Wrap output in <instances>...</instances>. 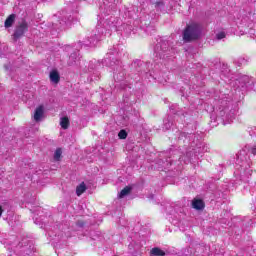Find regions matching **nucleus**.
Instances as JSON below:
<instances>
[{"instance_id": "nucleus-1", "label": "nucleus", "mask_w": 256, "mask_h": 256, "mask_svg": "<svg viewBox=\"0 0 256 256\" xmlns=\"http://www.w3.org/2000/svg\"><path fill=\"white\" fill-rule=\"evenodd\" d=\"M218 102L221 104L219 111H217L216 115L212 114L210 117L212 127H217L219 124L229 125L233 123L235 110L229 111V108H227V95L222 94V96H219Z\"/></svg>"}, {"instance_id": "nucleus-2", "label": "nucleus", "mask_w": 256, "mask_h": 256, "mask_svg": "<svg viewBox=\"0 0 256 256\" xmlns=\"http://www.w3.org/2000/svg\"><path fill=\"white\" fill-rule=\"evenodd\" d=\"M185 137V143H189L192 148V153L195 158L199 157L200 153H207L209 151V147L205 146V144L201 143V136H197V134H180V139Z\"/></svg>"}, {"instance_id": "nucleus-3", "label": "nucleus", "mask_w": 256, "mask_h": 256, "mask_svg": "<svg viewBox=\"0 0 256 256\" xmlns=\"http://www.w3.org/2000/svg\"><path fill=\"white\" fill-rule=\"evenodd\" d=\"M201 25L198 23L192 22L187 24L183 30L182 37L185 43H192V41H199L201 39L202 33Z\"/></svg>"}, {"instance_id": "nucleus-4", "label": "nucleus", "mask_w": 256, "mask_h": 256, "mask_svg": "<svg viewBox=\"0 0 256 256\" xmlns=\"http://www.w3.org/2000/svg\"><path fill=\"white\" fill-rule=\"evenodd\" d=\"M29 31V23L27 20L22 19L15 27L14 33L12 35L13 41H19L21 37L25 36V33Z\"/></svg>"}, {"instance_id": "nucleus-5", "label": "nucleus", "mask_w": 256, "mask_h": 256, "mask_svg": "<svg viewBox=\"0 0 256 256\" xmlns=\"http://www.w3.org/2000/svg\"><path fill=\"white\" fill-rule=\"evenodd\" d=\"M230 81V85L232 87H237L238 89H243V87H251V85H253V78L249 77L248 75H241L235 81H233V78H231Z\"/></svg>"}, {"instance_id": "nucleus-6", "label": "nucleus", "mask_w": 256, "mask_h": 256, "mask_svg": "<svg viewBox=\"0 0 256 256\" xmlns=\"http://www.w3.org/2000/svg\"><path fill=\"white\" fill-rule=\"evenodd\" d=\"M173 163H175V159H171L168 158L166 159V161H159L158 162V166L157 169H161L163 171V169H169V167H171V165H173Z\"/></svg>"}, {"instance_id": "nucleus-7", "label": "nucleus", "mask_w": 256, "mask_h": 256, "mask_svg": "<svg viewBox=\"0 0 256 256\" xmlns=\"http://www.w3.org/2000/svg\"><path fill=\"white\" fill-rule=\"evenodd\" d=\"M49 77L51 83H53L54 85H57L59 81H61V75H59V71L57 70H52L49 74Z\"/></svg>"}, {"instance_id": "nucleus-8", "label": "nucleus", "mask_w": 256, "mask_h": 256, "mask_svg": "<svg viewBox=\"0 0 256 256\" xmlns=\"http://www.w3.org/2000/svg\"><path fill=\"white\" fill-rule=\"evenodd\" d=\"M193 154V152L190 150L186 153V156H181L179 158V163H185V165L192 163L193 158L191 157V155Z\"/></svg>"}, {"instance_id": "nucleus-9", "label": "nucleus", "mask_w": 256, "mask_h": 256, "mask_svg": "<svg viewBox=\"0 0 256 256\" xmlns=\"http://www.w3.org/2000/svg\"><path fill=\"white\" fill-rule=\"evenodd\" d=\"M192 207H193V209H196L197 211H201V209L205 208V203H203V200L194 199L192 201Z\"/></svg>"}, {"instance_id": "nucleus-10", "label": "nucleus", "mask_w": 256, "mask_h": 256, "mask_svg": "<svg viewBox=\"0 0 256 256\" xmlns=\"http://www.w3.org/2000/svg\"><path fill=\"white\" fill-rule=\"evenodd\" d=\"M15 14H10L7 18H6V20H5V22H4V27L6 28V29H9L10 27H13V23H15Z\"/></svg>"}, {"instance_id": "nucleus-11", "label": "nucleus", "mask_w": 256, "mask_h": 256, "mask_svg": "<svg viewBox=\"0 0 256 256\" xmlns=\"http://www.w3.org/2000/svg\"><path fill=\"white\" fill-rule=\"evenodd\" d=\"M41 117H43V106L36 108L34 113V120L41 121Z\"/></svg>"}, {"instance_id": "nucleus-12", "label": "nucleus", "mask_w": 256, "mask_h": 256, "mask_svg": "<svg viewBox=\"0 0 256 256\" xmlns=\"http://www.w3.org/2000/svg\"><path fill=\"white\" fill-rule=\"evenodd\" d=\"M84 191H87V186L85 185V182H82L80 185H78L76 187V195L78 197H81V194L84 192Z\"/></svg>"}, {"instance_id": "nucleus-13", "label": "nucleus", "mask_w": 256, "mask_h": 256, "mask_svg": "<svg viewBox=\"0 0 256 256\" xmlns=\"http://www.w3.org/2000/svg\"><path fill=\"white\" fill-rule=\"evenodd\" d=\"M131 193V187L126 186L124 189L121 190L118 197L119 199H123V197H127Z\"/></svg>"}, {"instance_id": "nucleus-14", "label": "nucleus", "mask_w": 256, "mask_h": 256, "mask_svg": "<svg viewBox=\"0 0 256 256\" xmlns=\"http://www.w3.org/2000/svg\"><path fill=\"white\" fill-rule=\"evenodd\" d=\"M150 256H165V252L159 248H153L150 251Z\"/></svg>"}, {"instance_id": "nucleus-15", "label": "nucleus", "mask_w": 256, "mask_h": 256, "mask_svg": "<svg viewBox=\"0 0 256 256\" xmlns=\"http://www.w3.org/2000/svg\"><path fill=\"white\" fill-rule=\"evenodd\" d=\"M173 127V122L171 121L170 118L164 119L163 121V130L164 131H169V128Z\"/></svg>"}, {"instance_id": "nucleus-16", "label": "nucleus", "mask_w": 256, "mask_h": 256, "mask_svg": "<svg viewBox=\"0 0 256 256\" xmlns=\"http://www.w3.org/2000/svg\"><path fill=\"white\" fill-rule=\"evenodd\" d=\"M60 125L62 129H67L69 127V118L68 117L61 118Z\"/></svg>"}, {"instance_id": "nucleus-17", "label": "nucleus", "mask_w": 256, "mask_h": 256, "mask_svg": "<svg viewBox=\"0 0 256 256\" xmlns=\"http://www.w3.org/2000/svg\"><path fill=\"white\" fill-rule=\"evenodd\" d=\"M61 155H63V151L61 150V148H57L54 152V161H60Z\"/></svg>"}, {"instance_id": "nucleus-18", "label": "nucleus", "mask_w": 256, "mask_h": 256, "mask_svg": "<svg viewBox=\"0 0 256 256\" xmlns=\"http://www.w3.org/2000/svg\"><path fill=\"white\" fill-rule=\"evenodd\" d=\"M130 253H134L139 250V245L135 244V242H131L128 246Z\"/></svg>"}, {"instance_id": "nucleus-19", "label": "nucleus", "mask_w": 256, "mask_h": 256, "mask_svg": "<svg viewBox=\"0 0 256 256\" xmlns=\"http://www.w3.org/2000/svg\"><path fill=\"white\" fill-rule=\"evenodd\" d=\"M65 229H67V227H63V225H60L58 227V231H60V233H58V237H63V233L65 234L66 237H69V235H67V232H65Z\"/></svg>"}, {"instance_id": "nucleus-20", "label": "nucleus", "mask_w": 256, "mask_h": 256, "mask_svg": "<svg viewBox=\"0 0 256 256\" xmlns=\"http://www.w3.org/2000/svg\"><path fill=\"white\" fill-rule=\"evenodd\" d=\"M118 137L119 139H127V131L120 130V132L118 133Z\"/></svg>"}, {"instance_id": "nucleus-21", "label": "nucleus", "mask_w": 256, "mask_h": 256, "mask_svg": "<svg viewBox=\"0 0 256 256\" xmlns=\"http://www.w3.org/2000/svg\"><path fill=\"white\" fill-rule=\"evenodd\" d=\"M225 37H226L225 32H219V33L216 35V39H218L219 41H220L221 39H225Z\"/></svg>"}, {"instance_id": "nucleus-22", "label": "nucleus", "mask_w": 256, "mask_h": 256, "mask_svg": "<svg viewBox=\"0 0 256 256\" xmlns=\"http://www.w3.org/2000/svg\"><path fill=\"white\" fill-rule=\"evenodd\" d=\"M3 215V206L0 205V217Z\"/></svg>"}, {"instance_id": "nucleus-23", "label": "nucleus", "mask_w": 256, "mask_h": 256, "mask_svg": "<svg viewBox=\"0 0 256 256\" xmlns=\"http://www.w3.org/2000/svg\"><path fill=\"white\" fill-rule=\"evenodd\" d=\"M155 5L156 7H159V5H163V2H156Z\"/></svg>"}]
</instances>
